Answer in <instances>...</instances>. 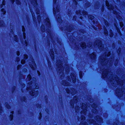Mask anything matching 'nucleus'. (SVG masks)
Masks as SVG:
<instances>
[{"instance_id":"nucleus-48","label":"nucleus","mask_w":125,"mask_h":125,"mask_svg":"<svg viewBox=\"0 0 125 125\" xmlns=\"http://www.w3.org/2000/svg\"><path fill=\"white\" fill-rule=\"evenodd\" d=\"M116 29L117 32L119 33V34H121L120 30L119 28H116Z\"/></svg>"},{"instance_id":"nucleus-14","label":"nucleus","mask_w":125,"mask_h":125,"mask_svg":"<svg viewBox=\"0 0 125 125\" xmlns=\"http://www.w3.org/2000/svg\"><path fill=\"white\" fill-rule=\"evenodd\" d=\"M67 31L69 32H71L73 30V27L69 25L67 28Z\"/></svg>"},{"instance_id":"nucleus-5","label":"nucleus","mask_w":125,"mask_h":125,"mask_svg":"<svg viewBox=\"0 0 125 125\" xmlns=\"http://www.w3.org/2000/svg\"><path fill=\"white\" fill-rule=\"evenodd\" d=\"M10 114L9 115V118L10 121H12L13 120L14 112L13 111H12L10 112Z\"/></svg>"},{"instance_id":"nucleus-35","label":"nucleus","mask_w":125,"mask_h":125,"mask_svg":"<svg viewBox=\"0 0 125 125\" xmlns=\"http://www.w3.org/2000/svg\"><path fill=\"white\" fill-rule=\"evenodd\" d=\"M121 49L120 47H119L117 51V52L118 54H120L121 52Z\"/></svg>"},{"instance_id":"nucleus-63","label":"nucleus","mask_w":125,"mask_h":125,"mask_svg":"<svg viewBox=\"0 0 125 125\" xmlns=\"http://www.w3.org/2000/svg\"><path fill=\"white\" fill-rule=\"evenodd\" d=\"M3 110L2 109H0V114H1L3 112Z\"/></svg>"},{"instance_id":"nucleus-9","label":"nucleus","mask_w":125,"mask_h":125,"mask_svg":"<svg viewBox=\"0 0 125 125\" xmlns=\"http://www.w3.org/2000/svg\"><path fill=\"white\" fill-rule=\"evenodd\" d=\"M90 57L91 59L92 60H94L96 57V54L95 52H93L92 53L90 54Z\"/></svg>"},{"instance_id":"nucleus-33","label":"nucleus","mask_w":125,"mask_h":125,"mask_svg":"<svg viewBox=\"0 0 125 125\" xmlns=\"http://www.w3.org/2000/svg\"><path fill=\"white\" fill-rule=\"evenodd\" d=\"M16 4L18 5H20L21 4V2L19 0H15Z\"/></svg>"},{"instance_id":"nucleus-60","label":"nucleus","mask_w":125,"mask_h":125,"mask_svg":"<svg viewBox=\"0 0 125 125\" xmlns=\"http://www.w3.org/2000/svg\"><path fill=\"white\" fill-rule=\"evenodd\" d=\"M32 83V81H31L30 82L28 83V84L29 85H31Z\"/></svg>"},{"instance_id":"nucleus-22","label":"nucleus","mask_w":125,"mask_h":125,"mask_svg":"<svg viewBox=\"0 0 125 125\" xmlns=\"http://www.w3.org/2000/svg\"><path fill=\"white\" fill-rule=\"evenodd\" d=\"M58 64L59 65V66L57 65V68L58 69H57V72H58L59 71H60L61 70V66L63 67V66L62 65L60 64Z\"/></svg>"},{"instance_id":"nucleus-12","label":"nucleus","mask_w":125,"mask_h":125,"mask_svg":"<svg viewBox=\"0 0 125 125\" xmlns=\"http://www.w3.org/2000/svg\"><path fill=\"white\" fill-rule=\"evenodd\" d=\"M80 45L82 48L83 49L85 48L86 47L85 43L84 42H82Z\"/></svg>"},{"instance_id":"nucleus-46","label":"nucleus","mask_w":125,"mask_h":125,"mask_svg":"<svg viewBox=\"0 0 125 125\" xmlns=\"http://www.w3.org/2000/svg\"><path fill=\"white\" fill-rule=\"evenodd\" d=\"M72 80L73 83H75L76 82V79L75 78H72Z\"/></svg>"},{"instance_id":"nucleus-31","label":"nucleus","mask_w":125,"mask_h":125,"mask_svg":"<svg viewBox=\"0 0 125 125\" xmlns=\"http://www.w3.org/2000/svg\"><path fill=\"white\" fill-rule=\"evenodd\" d=\"M67 83V81L65 80H63L62 81V84L63 86H65Z\"/></svg>"},{"instance_id":"nucleus-36","label":"nucleus","mask_w":125,"mask_h":125,"mask_svg":"<svg viewBox=\"0 0 125 125\" xmlns=\"http://www.w3.org/2000/svg\"><path fill=\"white\" fill-rule=\"evenodd\" d=\"M104 23L106 26H108L109 23L107 20H104Z\"/></svg>"},{"instance_id":"nucleus-4","label":"nucleus","mask_w":125,"mask_h":125,"mask_svg":"<svg viewBox=\"0 0 125 125\" xmlns=\"http://www.w3.org/2000/svg\"><path fill=\"white\" fill-rule=\"evenodd\" d=\"M81 12L82 13L84 17H85L88 14L87 12L86 11L84 10H82V12L80 10H77L76 12V13L77 14L79 15V14L80 15H82Z\"/></svg>"},{"instance_id":"nucleus-13","label":"nucleus","mask_w":125,"mask_h":125,"mask_svg":"<svg viewBox=\"0 0 125 125\" xmlns=\"http://www.w3.org/2000/svg\"><path fill=\"white\" fill-rule=\"evenodd\" d=\"M41 30L42 32H44L45 30V27L44 25L43 24H42L41 27Z\"/></svg>"},{"instance_id":"nucleus-47","label":"nucleus","mask_w":125,"mask_h":125,"mask_svg":"<svg viewBox=\"0 0 125 125\" xmlns=\"http://www.w3.org/2000/svg\"><path fill=\"white\" fill-rule=\"evenodd\" d=\"M105 28V30H104V33L105 35H106V34H108V33L107 32V31L106 30V28Z\"/></svg>"},{"instance_id":"nucleus-24","label":"nucleus","mask_w":125,"mask_h":125,"mask_svg":"<svg viewBox=\"0 0 125 125\" xmlns=\"http://www.w3.org/2000/svg\"><path fill=\"white\" fill-rule=\"evenodd\" d=\"M5 106L8 109L10 108V106L9 104L8 103L6 102L5 103Z\"/></svg>"},{"instance_id":"nucleus-19","label":"nucleus","mask_w":125,"mask_h":125,"mask_svg":"<svg viewBox=\"0 0 125 125\" xmlns=\"http://www.w3.org/2000/svg\"><path fill=\"white\" fill-rule=\"evenodd\" d=\"M95 17L94 16L92 15H89L88 16V18L89 19L92 21L94 18Z\"/></svg>"},{"instance_id":"nucleus-8","label":"nucleus","mask_w":125,"mask_h":125,"mask_svg":"<svg viewBox=\"0 0 125 125\" xmlns=\"http://www.w3.org/2000/svg\"><path fill=\"white\" fill-rule=\"evenodd\" d=\"M91 106V107L94 108V109L92 110V112L93 113H94L95 112V110H96V109L97 107L96 104L95 103H93Z\"/></svg>"},{"instance_id":"nucleus-21","label":"nucleus","mask_w":125,"mask_h":125,"mask_svg":"<svg viewBox=\"0 0 125 125\" xmlns=\"http://www.w3.org/2000/svg\"><path fill=\"white\" fill-rule=\"evenodd\" d=\"M78 97L76 95H74V96H73V99H72L73 100V101L75 102H76L78 101Z\"/></svg>"},{"instance_id":"nucleus-53","label":"nucleus","mask_w":125,"mask_h":125,"mask_svg":"<svg viewBox=\"0 0 125 125\" xmlns=\"http://www.w3.org/2000/svg\"><path fill=\"white\" fill-rule=\"evenodd\" d=\"M37 19H38V20H40V18H41V16H40V15L39 14H38V15H37Z\"/></svg>"},{"instance_id":"nucleus-23","label":"nucleus","mask_w":125,"mask_h":125,"mask_svg":"<svg viewBox=\"0 0 125 125\" xmlns=\"http://www.w3.org/2000/svg\"><path fill=\"white\" fill-rule=\"evenodd\" d=\"M105 5L107 7V9H109L110 8V6L109 3L108 1H106Z\"/></svg>"},{"instance_id":"nucleus-54","label":"nucleus","mask_w":125,"mask_h":125,"mask_svg":"<svg viewBox=\"0 0 125 125\" xmlns=\"http://www.w3.org/2000/svg\"><path fill=\"white\" fill-rule=\"evenodd\" d=\"M6 4V1L5 0H3L2 4H3V5H5Z\"/></svg>"},{"instance_id":"nucleus-2","label":"nucleus","mask_w":125,"mask_h":125,"mask_svg":"<svg viewBox=\"0 0 125 125\" xmlns=\"http://www.w3.org/2000/svg\"><path fill=\"white\" fill-rule=\"evenodd\" d=\"M45 23L46 26L47 28L46 29L47 32V34H51V32L50 31V30L49 29V28L51 27V24L50 22V19L49 18H46L45 20Z\"/></svg>"},{"instance_id":"nucleus-18","label":"nucleus","mask_w":125,"mask_h":125,"mask_svg":"<svg viewBox=\"0 0 125 125\" xmlns=\"http://www.w3.org/2000/svg\"><path fill=\"white\" fill-rule=\"evenodd\" d=\"M13 37L14 41L16 42H17L19 40L17 35H14Z\"/></svg>"},{"instance_id":"nucleus-17","label":"nucleus","mask_w":125,"mask_h":125,"mask_svg":"<svg viewBox=\"0 0 125 125\" xmlns=\"http://www.w3.org/2000/svg\"><path fill=\"white\" fill-rule=\"evenodd\" d=\"M47 60L48 63V66L50 69V68L52 67L51 62L48 58L47 59Z\"/></svg>"},{"instance_id":"nucleus-25","label":"nucleus","mask_w":125,"mask_h":125,"mask_svg":"<svg viewBox=\"0 0 125 125\" xmlns=\"http://www.w3.org/2000/svg\"><path fill=\"white\" fill-rule=\"evenodd\" d=\"M4 22L2 20H0V27H3L4 26Z\"/></svg>"},{"instance_id":"nucleus-7","label":"nucleus","mask_w":125,"mask_h":125,"mask_svg":"<svg viewBox=\"0 0 125 125\" xmlns=\"http://www.w3.org/2000/svg\"><path fill=\"white\" fill-rule=\"evenodd\" d=\"M51 57L52 59H54L55 58V55L54 52L53 50L51 49L49 52Z\"/></svg>"},{"instance_id":"nucleus-38","label":"nucleus","mask_w":125,"mask_h":125,"mask_svg":"<svg viewBox=\"0 0 125 125\" xmlns=\"http://www.w3.org/2000/svg\"><path fill=\"white\" fill-rule=\"evenodd\" d=\"M22 65L21 64H18L17 66V69L18 70H20L21 67Z\"/></svg>"},{"instance_id":"nucleus-64","label":"nucleus","mask_w":125,"mask_h":125,"mask_svg":"<svg viewBox=\"0 0 125 125\" xmlns=\"http://www.w3.org/2000/svg\"><path fill=\"white\" fill-rule=\"evenodd\" d=\"M79 19L81 20H82L83 19V17L82 16H81L79 17Z\"/></svg>"},{"instance_id":"nucleus-15","label":"nucleus","mask_w":125,"mask_h":125,"mask_svg":"<svg viewBox=\"0 0 125 125\" xmlns=\"http://www.w3.org/2000/svg\"><path fill=\"white\" fill-rule=\"evenodd\" d=\"M32 15L33 21L34 23H37V21L35 15L32 13Z\"/></svg>"},{"instance_id":"nucleus-26","label":"nucleus","mask_w":125,"mask_h":125,"mask_svg":"<svg viewBox=\"0 0 125 125\" xmlns=\"http://www.w3.org/2000/svg\"><path fill=\"white\" fill-rule=\"evenodd\" d=\"M36 13L37 15L39 14H40V10L39 9L37 8L35 10Z\"/></svg>"},{"instance_id":"nucleus-58","label":"nucleus","mask_w":125,"mask_h":125,"mask_svg":"<svg viewBox=\"0 0 125 125\" xmlns=\"http://www.w3.org/2000/svg\"><path fill=\"white\" fill-rule=\"evenodd\" d=\"M24 42L26 46H27L28 45V42L26 40H25Z\"/></svg>"},{"instance_id":"nucleus-1","label":"nucleus","mask_w":125,"mask_h":125,"mask_svg":"<svg viewBox=\"0 0 125 125\" xmlns=\"http://www.w3.org/2000/svg\"><path fill=\"white\" fill-rule=\"evenodd\" d=\"M59 9L57 6L53 8V14L55 17H56V19L57 22L59 23H61L62 22V20L60 16H57V12L59 11Z\"/></svg>"},{"instance_id":"nucleus-27","label":"nucleus","mask_w":125,"mask_h":125,"mask_svg":"<svg viewBox=\"0 0 125 125\" xmlns=\"http://www.w3.org/2000/svg\"><path fill=\"white\" fill-rule=\"evenodd\" d=\"M1 11L2 13H3V14L4 15H5L6 12V10L4 8H2L1 10Z\"/></svg>"},{"instance_id":"nucleus-49","label":"nucleus","mask_w":125,"mask_h":125,"mask_svg":"<svg viewBox=\"0 0 125 125\" xmlns=\"http://www.w3.org/2000/svg\"><path fill=\"white\" fill-rule=\"evenodd\" d=\"M104 10V6H102L101 8V10L103 12Z\"/></svg>"},{"instance_id":"nucleus-10","label":"nucleus","mask_w":125,"mask_h":125,"mask_svg":"<svg viewBox=\"0 0 125 125\" xmlns=\"http://www.w3.org/2000/svg\"><path fill=\"white\" fill-rule=\"evenodd\" d=\"M22 31L23 32V37L24 39H25L26 38L25 36V29L24 26L23 25H22Z\"/></svg>"},{"instance_id":"nucleus-42","label":"nucleus","mask_w":125,"mask_h":125,"mask_svg":"<svg viewBox=\"0 0 125 125\" xmlns=\"http://www.w3.org/2000/svg\"><path fill=\"white\" fill-rule=\"evenodd\" d=\"M85 5L87 7H89L90 5V3L89 2H88L87 3H85Z\"/></svg>"},{"instance_id":"nucleus-59","label":"nucleus","mask_w":125,"mask_h":125,"mask_svg":"<svg viewBox=\"0 0 125 125\" xmlns=\"http://www.w3.org/2000/svg\"><path fill=\"white\" fill-rule=\"evenodd\" d=\"M10 1L12 4H13L15 1V0H10Z\"/></svg>"},{"instance_id":"nucleus-39","label":"nucleus","mask_w":125,"mask_h":125,"mask_svg":"<svg viewBox=\"0 0 125 125\" xmlns=\"http://www.w3.org/2000/svg\"><path fill=\"white\" fill-rule=\"evenodd\" d=\"M28 58V55L26 54H25L24 55L23 58L25 60H26Z\"/></svg>"},{"instance_id":"nucleus-16","label":"nucleus","mask_w":125,"mask_h":125,"mask_svg":"<svg viewBox=\"0 0 125 125\" xmlns=\"http://www.w3.org/2000/svg\"><path fill=\"white\" fill-rule=\"evenodd\" d=\"M27 98L25 96H22V98L21 99V100L22 102H23L25 103H26L27 102Z\"/></svg>"},{"instance_id":"nucleus-55","label":"nucleus","mask_w":125,"mask_h":125,"mask_svg":"<svg viewBox=\"0 0 125 125\" xmlns=\"http://www.w3.org/2000/svg\"><path fill=\"white\" fill-rule=\"evenodd\" d=\"M20 58L19 57H16V60L17 62H19L20 61Z\"/></svg>"},{"instance_id":"nucleus-56","label":"nucleus","mask_w":125,"mask_h":125,"mask_svg":"<svg viewBox=\"0 0 125 125\" xmlns=\"http://www.w3.org/2000/svg\"><path fill=\"white\" fill-rule=\"evenodd\" d=\"M16 54L18 56H19L20 55V52L19 51H18L16 52Z\"/></svg>"},{"instance_id":"nucleus-11","label":"nucleus","mask_w":125,"mask_h":125,"mask_svg":"<svg viewBox=\"0 0 125 125\" xmlns=\"http://www.w3.org/2000/svg\"><path fill=\"white\" fill-rule=\"evenodd\" d=\"M74 101L72 100H71L70 102V105L71 107L72 108H74Z\"/></svg>"},{"instance_id":"nucleus-43","label":"nucleus","mask_w":125,"mask_h":125,"mask_svg":"<svg viewBox=\"0 0 125 125\" xmlns=\"http://www.w3.org/2000/svg\"><path fill=\"white\" fill-rule=\"evenodd\" d=\"M25 62V59H22L21 60V63L22 64H24Z\"/></svg>"},{"instance_id":"nucleus-29","label":"nucleus","mask_w":125,"mask_h":125,"mask_svg":"<svg viewBox=\"0 0 125 125\" xmlns=\"http://www.w3.org/2000/svg\"><path fill=\"white\" fill-rule=\"evenodd\" d=\"M72 4L75 5H76L78 4V2L76 0H72Z\"/></svg>"},{"instance_id":"nucleus-57","label":"nucleus","mask_w":125,"mask_h":125,"mask_svg":"<svg viewBox=\"0 0 125 125\" xmlns=\"http://www.w3.org/2000/svg\"><path fill=\"white\" fill-rule=\"evenodd\" d=\"M113 13L115 14L116 15L118 13L117 12L116 10H114L113 11Z\"/></svg>"},{"instance_id":"nucleus-34","label":"nucleus","mask_w":125,"mask_h":125,"mask_svg":"<svg viewBox=\"0 0 125 125\" xmlns=\"http://www.w3.org/2000/svg\"><path fill=\"white\" fill-rule=\"evenodd\" d=\"M42 114L41 112H40L39 113V116L38 117V119L39 120H41L42 118Z\"/></svg>"},{"instance_id":"nucleus-28","label":"nucleus","mask_w":125,"mask_h":125,"mask_svg":"<svg viewBox=\"0 0 125 125\" xmlns=\"http://www.w3.org/2000/svg\"><path fill=\"white\" fill-rule=\"evenodd\" d=\"M65 90L66 93L68 94H70V89L68 88H66L65 89Z\"/></svg>"},{"instance_id":"nucleus-51","label":"nucleus","mask_w":125,"mask_h":125,"mask_svg":"<svg viewBox=\"0 0 125 125\" xmlns=\"http://www.w3.org/2000/svg\"><path fill=\"white\" fill-rule=\"evenodd\" d=\"M118 59H116L115 60V65L117 64L118 62Z\"/></svg>"},{"instance_id":"nucleus-32","label":"nucleus","mask_w":125,"mask_h":125,"mask_svg":"<svg viewBox=\"0 0 125 125\" xmlns=\"http://www.w3.org/2000/svg\"><path fill=\"white\" fill-rule=\"evenodd\" d=\"M27 78L28 79V81H30L32 77L30 74H29L27 76Z\"/></svg>"},{"instance_id":"nucleus-6","label":"nucleus","mask_w":125,"mask_h":125,"mask_svg":"<svg viewBox=\"0 0 125 125\" xmlns=\"http://www.w3.org/2000/svg\"><path fill=\"white\" fill-rule=\"evenodd\" d=\"M96 120L97 122L99 123H101L103 121V119L102 117L99 115H97L95 116Z\"/></svg>"},{"instance_id":"nucleus-44","label":"nucleus","mask_w":125,"mask_h":125,"mask_svg":"<svg viewBox=\"0 0 125 125\" xmlns=\"http://www.w3.org/2000/svg\"><path fill=\"white\" fill-rule=\"evenodd\" d=\"M86 106L85 104L84 103H83L82 104V105L81 106V108L82 109H83V108H84V107H85V106Z\"/></svg>"},{"instance_id":"nucleus-40","label":"nucleus","mask_w":125,"mask_h":125,"mask_svg":"<svg viewBox=\"0 0 125 125\" xmlns=\"http://www.w3.org/2000/svg\"><path fill=\"white\" fill-rule=\"evenodd\" d=\"M106 74L105 73H103L102 76V77L103 79H105L106 77Z\"/></svg>"},{"instance_id":"nucleus-20","label":"nucleus","mask_w":125,"mask_h":125,"mask_svg":"<svg viewBox=\"0 0 125 125\" xmlns=\"http://www.w3.org/2000/svg\"><path fill=\"white\" fill-rule=\"evenodd\" d=\"M83 73L82 71H80L79 73V77L80 79H82L83 77Z\"/></svg>"},{"instance_id":"nucleus-45","label":"nucleus","mask_w":125,"mask_h":125,"mask_svg":"<svg viewBox=\"0 0 125 125\" xmlns=\"http://www.w3.org/2000/svg\"><path fill=\"white\" fill-rule=\"evenodd\" d=\"M35 88L36 89H38L39 88V86L38 84H35Z\"/></svg>"},{"instance_id":"nucleus-52","label":"nucleus","mask_w":125,"mask_h":125,"mask_svg":"<svg viewBox=\"0 0 125 125\" xmlns=\"http://www.w3.org/2000/svg\"><path fill=\"white\" fill-rule=\"evenodd\" d=\"M41 104H37L36 105V106L37 108H38L39 107L40 108L41 107Z\"/></svg>"},{"instance_id":"nucleus-41","label":"nucleus","mask_w":125,"mask_h":125,"mask_svg":"<svg viewBox=\"0 0 125 125\" xmlns=\"http://www.w3.org/2000/svg\"><path fill=\"white\" fill-rule=\"evenodd\" d=\"M16 88V86H13L12 88V93H13L15 90Z\"/></svg>"},{"instance_id":"nucleus-50","label":"nucleus","mask_w":125,"mask_h":125,"mask_svg":"<svg viewBox=\"0 0 125 125\" xmlns=\"http://www.w3.org/2000/svg\"><path fill=\"white\" fill-rule=\"evenodd\" d=\"M77 19V17L76 16H75L73 17V20L76 21Z\"/></svg>"},{"instance_id":"nucleus-62","label":"nucleus","mask_w":125,"mask_h":125,"mask_svg":"<svg viewBox=\"0 0 125 125\" xmlns=\"http://www.w3.org/2000/svg\"><path fill=\"white\" fill-rule=\"evenodd\" d=\"M98 41H99L98 43V47H99V45L101 43V41L100 40H99Z\"/></svg>"},{"instance_id":"nucleus-30","label":"nucleus","mask_w":125,"mask_h":125,"mask_svg":"<svg viewBox=\"0 0 125 125\" xmlns=\"http://www.w3.org/2000/svg\"><path fill=\"white\" fill-rule=\"evenodd\" d=\"M34 1V7L36 8V6H37L38 5V4L37 2V0H33Z\"/></svg>"},{"instance_id":"nucleus-61","label":"nucleus","mask_w":125,"mask_h":125,"mask_svg":"<svg viewBox=\"0 0 125 125\" xmlns=\"http://www.w3.org/2000/svg\"><path fill=\"white\" fill-rule=\"evenodd\" d=\"M49 118V117L47 116H46L45 117V119L46 120H48V119Z\"/></svg>"},{"instance_id":"nucleus-3","label":"nucleus","mask_w":125,"mask_h":125,"mask_svg":"<svg viewBox=\"0 0 125 125\" xmlns=\"http://www.w3.org/2000/svg\"><path fill=\"white\" fill-rule=\"evenodd\" d=\"M39 91L38 90L35 91L34 89H33L31 92H30L29 94L32 97H35L39 95Z\"/></svg>"},{"instance_id":"nucleus-37","label":"nucleus","mask_w":125,"mask_h":125,"mask_svg":"<svg viewBox=\"0 0 125 125\" xmlns=\"http://www.w3.org/2000/svg\"><path fill=\"white\" fill-rule=\"evenodd\" d=\"M57 0H53V7H57V5L56 6H54V5H56L57 4Z\"/></svg>"}]
</instances>
